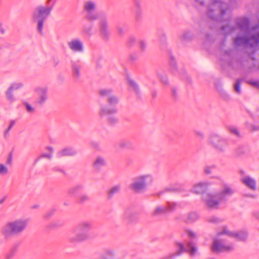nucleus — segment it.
Instances as JSON below:
<instances>
[{
    "instance_id": "nucleus-28",
    "label": "nucleus",
    "mask_w": 259,
    "mask_h": 259,
    "mask_svg": "<svg viewBox=\"0 0 259 259\" xmlns=\"http://www.w3.org/2000/svg\"><path fill=\"white\" fill-rule=\"evenodd\" d=\"M95 9V5L93 2H89L84 4V10L87 11L88 13L93 12Z\"/></svg>"
},
{
    "instance_id": "nucleus-25",
    "label": "nucleus",
    "mask_w": 259,
    "mask_h": 259,
    "mask_svg": "<svg viewBox=\"0 0 259 259\" xmlns=\"http://www.w3.org/2000/svg\"><path fill=\"white\" fill-rule=\"evenodd\" d=\"M245 154V151L243 147L240 146L235 149L233 152V155L235 157H240Z\"/></svg>"
},
{
    "instance_id": "nucleus-23",
    "label": "nucleus",
    "mask_w": 259,
    "mask_h": 259,
    "mask_svg": "<svg viewBox=\"0 0 259 259\" xmlns=\"http://www.w3.org/2000/svg\"><path fill=\"white\" fill-rule=\"evenodd\" d=\"M118 147L119 148H128L132 149L134 148L133 144L130 141H121L118 143Z\"/></svg>"
},
{
    "instance_id": "nucleus-43",
    "label": "nucleus",
    "mask_w": 259,
    "mask_h": 259,
    "mask_svg": "<svg viewBox=\"0 0 259 259\" xmlns=\"http://www.w3.org/2000/svg\"><path fill=\"white\" fill-rule=\"evenodd\" d=\"M215 168V166L214 165H211V166H206L204 167V172L206 174H210L211 173V169H214Z\"/></svg>"
},
{
    "instance_id": "nucleus-16",
    "label": "nucleus",
    "mask_w": 259,
    "mask_h": 259,
    "mask_svg": "<svg viewBox=\"0 0 259 259\" xmlns=\"http://www.w3.org/2000/svg\"><path fill=\"white\" fill-rule=\"evenodd\" d=\"M176 206V204L175 203H170V202H167V207H162L158 206L157 207L155 211L153 212V215H156L160 213H165L167 211H171L174 210L175 207Z\"/></svg>"
},
{
    "instance_id": "nucleus-62",
    "label": "nucleus",
    "mask_w": 259,
    "mask_h": 259,
    "mask_svg": "<svg viewBox=\"0 0 259 259\" xmlns=\"http://www.w3.org/2000/svg\"><path fill=\"white\" fill-rule=\"evenodd\" d=\"M135 5H136V6L138 8H140V2H139L138 1H137V0L135 1Z\"/></svg>"
},
{
    "instance_id": "nucleus-1",
    "label": "nucleus",
    "mask_w": 259,
    "mask_h": 259,
    "mask_svg": "<svg viewBox=\"0 0 259 259\" xmlns=\"http://www.w3.org/2000/svg\"><path fill=\"white\" fill-rule=\"evenodd\" d=\"M28 221L19 219L7 223L2 230V233L6 239L20 235L26 229Z\"/></svg>"
},
{
    "instance_id": "nucleus-37",
    "label": "nucleus",
    "mask_w": 259,
    "mask_h": 259,
    "mask_svg": "<svg viewBox=\"0 0 259 259\" xmlns=\"http://www.w3.org/2000/svg\"><path fill=\"white\" fill-rule=\"evenodd\" d=\"M158 77L160 79L161 82L164 84H168V80L167 76L166 74H163L162 75H158Z\"/></svg>"
},
{
    "instance_id": "nucleus-8",
    "label": "nucleus",
    "mask_w": 259,
    "mask_h": 259,
    "mask_svg": "<svg viewBox=\"0 0 259 259\" xmlns=\"http://www.w3.org/2000/svg\"><path fill=\"white\" fill-rule=\"evenodd\" d=\"M224 234L227 235L230 237L235 238L237 240L240 241H245L248 237V234L245 231H240L239 232H233L230 231L227 229V227H225L222 231L219 232L217 233L218 236Z\"/></svg>"
},
{
    "instance_id": "nucleus-58",
    "label": "nucleus",
    "mask_w": 259,
    "mask_h": 259,
    "mask_svg": "<svg viewBox=\"0 0 259 259\" xmlns=\"http://www.w3.org/2000/svg\"><path fill=\"white\" fill-rule=\"evenodd\" d=\"M141 17V10H140V9H139L138 11H137V15H136V18H137V19H138Z\"/></svg>"
},
{
    "instance_id": "nucleus-34",
    "label": "nucleus",
    "mask_w": 259,
    "mask_h": 259,
    "mask_svg": "<svg viewBox=\"0 0 259 259\" xmlns=\"http://www.w3.org/2000/svg\"><path fill=\"white\" fill-rule=\"evenodd\" d=\"M12 92L13 91L9 88L6 93L7 99L11 102L14 101Z\"/></svg>"
},
{
    "instance_id": "nucleus-4",
    "label": "nucleus",
    "mask_w": 259,
    "mask_h": 259,
    "mask_svg": "<svg viewBox=\"0 0 259 259\" xmlns=\"http://www.w3.org/2000/svg\"><path fill=\"white\" fill-rule=\"evenodd\" d=\"M54 4L50 7L38 6L34 11L32 19L37 21V30L40 34H42L44 22L50 15Z\"/></svg>"
},
{
    "instance_id": "nucleus-53",
    "label": "nucleus",
    "mask_w": 259,
    "mask_h": 259,
    "mask_svg": "<svg viewBox=\"0 0 259 259\" xmlns=\"http://www.w3.org/2000/svg\"><path fill=\"white\" fill-rule=\"evenodd\" d=\"M209 222H211V223H217L221 222V221L220 220V219H219L216 217H212L210 219Z\"/></svg>"
},
{
    "instance_id": "nucleus-52",
    "label": "nucleus",
    "mask_w": 259,
    "mask_h": 259,
    "mask_svg": "<svg viewBox=\"0 0 259 259\" xmlns=\"http://www.w3.org/2000/svg\"><path fill=\"white\" fill-rule=\"evenodd\" d=\"M107 253L108 254V256H107L105 254L103 256H102V259H113L112 258V252H110V251H108L107 252Z\"/></svg>"
},
{
    "instance_id": "nucleus-32",
    "label": "nucleus",
    "mask_w": 259,
    "mask_h": 259,
    "mask_svg": "<svg viewBox=\"0 0 259 259\" xmlns=\"http://www.w3.org/2000/svg\"><path fill=\"white\" fill-rule=\"evenodd\" d=\"M170 65L171 66V70L173 73L177 72V63L173 57H171L170 60Z\"/></svg>"
},
{
    "instance_id": "nucleus-14",
    "label": "nucleus",
    "mask_w": 259,
    "mask_h": 259,
    "mask_svg": "<svg viewBox=\"0 0 259 259\" xmlns=\"http://www.w3.org/2000/svg\"><path fill=\"white\" fill-rule=\"evenodd\" d=\"M100 32L104 38L107 39L109 36L107 20L105 18H102L99 22Z\"/></svg>"
},
{
    "instance_id": "nucleus-33",
    "label": "nucleus",
    "mask_w": 259,
    "mask_h": 259,
    "mask_svg": "<svg viewBox=\"0 0 259 259\" xmlns=\"http://www.w3.org/2000/svg\"><path fill=\"white\" fill-rule=\"evenodd\" d=\"M79 70H80V67L78 65H77L75 64H73L72 65L73 73L74 75H76L77 78H78L80 76Z\"/></svg>"
},
{
    "instance_id": "nucleus-63",
    "label": "nucleus",
    "mask_w": 259,
    "mask_h": 259,
    "mask_svg": "<svg viewBox=\"0 0 259 259\" xmlns=\"http://www.w3.org/2000/svg\"><path fill=\"white\" fill-rule=\"evenodd\" d=\"M254 215L256 219L259 220V212L254 213Z\"/></svg>"
},
{
    "instance_id": "nucleus-36",
    "label": "nucleus",
    "mask_w": 259,
    "mask_h": 259,
    "mask_svg": "<svg viewBox=\"0 0 259 259\" xmlns=\"http://www.w3.org/2000/svg\"><path fill=\"white\" fill-rule=\"evenodd\" d=\"M56 211V209L55 208L51 209V210H49L48 212H47L44 215V218L45 219H49L51 218L55 213V212Z\"/></svg>"
},
{
    "instance_id": "nucleus-41",
    "label": "nucleus",
    "mask_w": 259,
    "mask_h": 259,
    "mask_svg": "<svg viewBox=\"0 0 259 259\" xmlns=\"http://www.w3.org/2000/svg\"><path fill=\"white\" fill-rule=\"evenodd\" d=\"M22 85L23 84L21 83H13L9 88L13 91L20 89Z\"/></svg>"
},
{
    "instance_id": "nucleus-42",
    "label": "nucleus",
    "mask_w": 259,
    "mask_h": 259,
    "mask_svg": "<svg viewBox=\"0 0 259 259\" xmlns=\"http://www.w3.org/2000/svg\"><path fill=\"white\" fill-rule=\"evenodd\" d=\"M8 168L3 164H0V175H4L8 172Z\"/></svg>"
},
{
    "instance_id": "nucleus-30",
    "label": "nucleus",
    "mask_w": 259,
    "mask_h": 259,
    "mask_svg": "<svg viewBox=\"0 0 259 259\" xmlns=\"http://www.w3.org/2000/svg\"><path fill=\"white\" fill-rule=\"evenodd\" d=\"M119 186H115L112 188L108 192V197L109 198H111L114 194L119 192L120 190Z\"/></svg>"
},
{
    "instance_id": "nucleus-13",
    "label": "nucleus",
    "mask_w": 259,
    "mask_h": 259,
    "mask_svg": "<svg viewBox=\"0 0 259 259\" xmlns=\"http://www.w3.org/2000/svg\"><path fill=\"white\" fill-rule=\"evenodd\" d=\"M211 250L213 252L229 251L233 250V245H225L221 243L218 240H214L211 246Z\"/></svg>"
},
{
    "instance_id": "nucleus-38",
    "label": "nucleus",
    "mask_w": 259,
    "mask_h": 259,
    "mask_svg": "<svg viewBox=\"0 0 259 259\" xmlns=\"http://www.w3.org/2000/svg\"><path fill=\"white\" fill-rule=\"evenodd\" d=\"M228 129H229V132L232 134H233L238 137H240L239 132L237 128L232 126V127H229Z\"/></svg>"
},
{
    "instance_id": "nucleus-44",
    "label": "nucleus",
    "mask_w": 259,
    "mask_h": 259,
    "mask_svg": "<svg viewBox=\"0 0 259 259\" xmlns=\"http://www.w3.org/2000/svg\"><path fill=\"white\" fill-rule=\"evenodd\" d=\"M15 124V120H12L10 122V124L9 125L8 129L7 130H6L5 132V136H6L7 134H9V132H10V131L12 129V128L13 127V126L14 125V124Z\"/></svg>"
},
{
    "instance_id": "nucleus-48",
    "label": "nucleus",
    "mask_w": 259,
    "mask_h": 259,
    "mask_svg": "<svg viewBox=\"0 0 259 259\" xmlns=\"http://www.w3.org/2000/svg\"><path fill=\"white\" fill-rule=\"evenodd\" d=\"M25 107L27 109V111L28 112H32L34 111V109L33 107H31L30 105H29L27 103H25Z\"/></svg>"
},
{
    "instance_id": "nucleus-15",
    "label": "nucleus",
    "mask_w": 259,
    "mask_h": 259,
    "mask_svg": "<svg viewBox=\"0 0 259 259\" xmlns=\"http://www.w3.org/2000/svg\"><path fill=\"white\" fill-rule=\"evenodd\" d=\"M236 25L241 31L248 32L249 31V20L247 18H239L237 19Z\"/></svg>"
},
{
    "instance_id": "nucleus-9",
    "label": "nucleus",
    "mask_w": 259,
    "mask_h": 259,
    "mask_svg": "<svg viewBox=\"0 0 259 259\" xmlns=\"http://www.w3.org/2000/svg\"><path fill=\"white\" fill-rule=\"evenodd\" d=\"M211 142L213 146L221 152H223L228 146V141L217 135L211 137Z\"/></svg>"
},
{
    "instance_id": "nucleus-5",
    "label": "nucleus",
    "mask_w": 259,
    "mask_h": 259,
    "mask_svg": "<svg viewBox=\"0 0 259 259\" xmlns=\"http://www.w3.org/2000/svg\"><path fill=\"white\" fill-rule=\"evenodd\" d=\"M92 228V223L90 222H82L78 224L75 229L77 232H83L77 234L76 236L71 237L69 238L70 242L76 243L83 241L89 238V235L87 233Z\"/></svg>"
},
{
    "instance_id": "nucleus-39",
    "label": "nucleus",
    "mask_w": 259,
    "mask_h": 259,
    "mask_svg": "<svg viewBox=\"0 0 259 259\" xmlns=\"http://www.w3.org/2000/svg\"><path fill=\"white\" fill-rule=\"evenodd\" d=\"M192 38V35L189 31L185 32L182 36V39L184 40H190Z\"/></svg>"
},
{
    "instance_id": "nucleus-64",
    "label": "nucleus",
    "mask_w": 259,
    "mask_h": 259,
    "mask_svg": "<svg viewBox=\"0 0 259 259\" xmlns=\"http://www.w3.org/2000/svg\"><path fill=\"white\" fill-rule=\"evenodd\" d=\"M223 98L226 100H228L229 99V97L228 95H225L223 96Z\"/></svg>"
},
{
    "instance_id": "nucleus-10",
    "label": "nucleus",
    "mask_w": 259,
    "mask_h": 259,
    "mask_svg": "<svg viewBox=\"0 0 259 259\" xmlns=\"http://www.w3.org/2000/svg\"><path fill=\"white\" fill-rule=\"evenodd\" d=\"M148 177L141 176L135 178V182L130 185V188L134 189L136 192H140L141 190L144 189L147 186L146 179Z\"/></svg>"
},
{
    "instance_id": "nucleus-21",
    "label": "nucleus",
    "mask_w": 259,
    "mask_h": 259,
    "mask_svg": "<svg viewBox=\"0 0 259 259\" xmlns=\"http://www.w3.org/2000/svg\"><path fill=\"white\" fill-rule=\"evenodd\" d=\"M207 190V186L206 184L199 183L194 186L193 191L196 194H203Z\"/></svg>"
},
{
    "instance_id": "nucleus-22",
    "label": "nucleus",
    "mask_w": 259,
    "mask_h": 259,
    "mask_svg": "<svg viewBox=\"0 0 259 259\" xmlns=\"http://www.w3.org/2000/svg\"><path fill=\"white\" fill-rule=\"evenodd\" d=\"M75 154V150L72 148H64L59 153L60 156H72Z\"/></svg>"
},
{
    "instance_id": "nucleus-18",
    "label": "nucleus",
    "mask_w": 259,
    "mask_h": 259,
    "mask_svg": "<svg viewBox=\"0 0 259 259\" xmlns=\"http://www.w3.org/2000/svg\"><path fill=\"white\" fill-rule=\"evenodd\" d=\"M127 84L131 89V90L134 91L138 98L141 97V91L140 90L139 85L137 82L131 78L130 77H127L126 78Z\"/></svg>"
},
{
    "instance_id": "nucleus-19",
    "label": "nucleus",
    "mask_w": 259,
    "mask_h": 259,
    "mask_svg": "<svg viewBox=\"0 0 259 259\" xmlns=\"http://www.w3.org/2000/svg\"><path fill=\"white\" fill-rule=\"evenodd\" d=\"M36 91L38 93L39 98L36 101V103L39 105H42L47 98V88H38L36 89Z\"/></svg>"
},
{
    "instance_id": "nucleus-3",
    "label": "nucleus",
    "mask_w": 259,
    "mask_h": 259,
    "mask_svg": "<svg viewBox=\"0 0 259 259\" xmlns=\"http://www.w3.org/2000/svg\"><path fill=\"white\" fill-rule=\"evenodd\" d=\"M228 9L227 4L220 1H214L208 8L207 15L212 20L221 21Z\"/></svg>"
},
{
    "instance_id": "nucleus-55",
    "label": "nucleus",
    "mask_w": 259,
    "mask_h": 259,
    "mask_svg": "<svg viewBox=\"0 0 259 259\" xmlns=\"http://www.w3.org/2000/svg\"><path fill=\"white\" fill-rule=\"evenodd\" d=\"M53 170L55 171H60V172H61L62 173H63L64 175H66V172L63 170V169H60L58 167H55L53 168Z\"/></svg>"
},
{
    "instance_id": "nucleus-54",
    "label": "nucleus",
    "mask_w": 259,
    "mask_h": 259,
    "mask_svg": "<svg viewBox=\"0 0 259 259\" xmlns=\"http://www.w3.org/2000/svg\"><path fill=\"white\" fill-rule=\"evenodd\" d=\"M135 41H136V39L134 37H130L128 41V45L129 46H132L133 45V44H134Z\"/></svg>"
},
{
    "instance_id": "nucleus-31",
    "label": "nucleus",
    "mask_w": 259,
    "mask_h": 259,
    "mask_svg": "<svg viewBox=\"0 0 259 259\" xmlns=\"http://www.w3.org/2000/svg\"><path fill=\"white\" fill-rule=\"evenodd\" d=\"M98 18V15L97 13H93V12H89L88 13L87 19L89 21H95Z\"/></svg>"
},
{
    "instance_id": "nucleus-59",
    "label": "nucleus",
    "mask_w": 259,
    "mask_h": 259,
    "mask_svg": "<svg viewBox=\"0 0 259 259\" xmlns=\"http://www.w3.org/2000/svg\"><path fill=\"white\" fill-rule=\"evenodd\" d=\"M176 189L174 188H166L165 189V192H175L176 191Z\"/></svg>"
},
{
    "instance_id": "nucleus-17",
    "label": "nucleus",
    "mask_w": 259,
    "mask_h": 259,
    "mask_svg": "<svg viewBox=\"0 0 259 259\" xmlns=\"http://www.w3.org/2000/svg\"><path fill=\"white\" fill-rule=\"evenodd\" d=\"M69 48L74 51L81 52L83 51V46L82 42L78 39H73L68 42Z\"/></svg>"
},
{
    "instance_id": "nucleus-26",
    "label": "nucleus",
    "mask_w": 259,
    "mask_h": 259,
    "mask_svg": "<svg viewBox=\"0 0 259 259\" xmlns=\"http://www.w3.org/2000/svg\"><path fill=\"white\" fill-rule=\"evenodd\" d=\"M221 29L222 31H226L225 32V35H227L231 32H233L236 30V27L235 26H230L229 25H224L222 26L221 27Z\"/></svg>"
},
{
    "instance_id": "nucleus-40",
    "label": "nucleus",
    "mask_w": 259,
    "mask_h": 259,
    "mask_svg": "<svg viewBox=\"0 0 259 259\" xmlns=\"http://www.w3.org/2000/svg\"><path fill=\"white\" fill-rule=\"evenodd\" d=\"M90 199V197L86 194H83L80 195L78 198V202L80 203H82L86 201H88Z\"/></svg>"
},
{
    "instance_id": "nucleus-29",
    "label": "nucleus",
    "mask_w": 259,
    "mask_h": 259,
    "mask_svg": "<svg viewBox=\"0 0 259 259\" xmlns=\"http://www.w3.org/2000/svg\"><path fill=\"white\" fill-rule=\"evenodd\" d=\"M242 81V79H237L236 80L235 83L234 84V90L235 92L239 94H241V92L240 87Z\"/></svg>"
},
{
    "instance_id": "nucleus-11",
    "label": "nucleus",
    "mask_w": 259,
    "mask_h": 259,
    "mask_svg": "<svg viewBox=\"0 0 259 259\" xmlns=\"http://www.w3.org/2000/svg\"><path fill=\"white\" fill-rule=\"evenodd\" d=\"M117 112V109L116 108L113 107L111 109H107L103 107L101 109L99 115L101 117L104 115L109 116L108 121L109 123L114 124L117 122L118 119L115 116H112V115L116 114Z\"/></svg>"
},
{
    "instance_id": "nucleus-24",
    "label": "nucleus",
    "mask_w": 259,
    "mask_h": 259,
    "mask_svg": "<svg viewBox=\"0 0 259 259\" xmlns=\"http://www.w3.org/2000/svg\"><path fill=\"white\" fill-rule=\"evenodd\" d=\"M198 219V215L196 212H190L185 220V222L187 223H190L194 222Z\"/></svg>"
},
{
    "instance_id": "nucleus-45",
    "label": "nucleus",
    "mask_w": 259,
    "mask_h": 259,
    "mask_svg": "<svg viewBox=\"0 0 259 259\" xmlns=\"http://www.w3.org/2000/svg\"><path fill=\"white\" fill-rule=\"evenodd\" d=\"M248 83L252 85V86H254L256 88L259 89V80H257V81L251 80V81H248Z\"/></svg>"
},
{
    "instance_id": "nucleus-7",
    "label": "nucleus",
    "mask_w": 259,
    "mask_h": 259,
    "mask_svg": "<svg viewBox=\"0 0 259 259\" xmlns=\"http://www.w3.org/2000/svg\"><path fill=\"white\" fill-rule=\"evenodd\" d=\"M195 245V243L192 241H188L187 243L186 247L182 243H176L177 255H180L184 252H189L191 255H194L197 251V247Z\"/></svg>"
},
{
    "instance_id": "nucleus-20",
    "label": "nucleus",
    "mask_w": 259,
    "mask_h": 259,
    "mask_svg": "<svg viewBox=\"0 0 259 259\" xmlns=\"http://www.w3.org/2000/svg\"><path fill=\"white\" fill-rule=\"evenodd\" d=\"M243 184L252 190H255L256 189V183L254 180L249 177H246L241 179Z\"/></svg>"
},
{
    "instance_id": "nucleus-2",
    "label": "nucleus",
    "mask_w": 259,
    "mask_h": 259,
    "mask_svg": "<svg viewBox=\"0 0 259 259\" xmlns=\"http://www.w3.org/2000/svg\"><path fill=\"white\" fill-rule=\"evenodd\" d=\"M234 193V191L230 187L225 186L219 193L208 194L207 197L204 198V202L207 207L217 209L220 202L226 201L227 197L232 195Z\"/></svg>"
},
{
    "instance_id": "nucleus-51",
    "label": "nucleus",
    "mask_w": 259,
    "mask_h": 259,
    "mask_svg": "<svg viewBox=\"0 0 259 259\" xmlns=\"http://www.w3.org/2000/svg\"><path fill=\"white\" fill-rule=\"evenodd\" d=\"M12 157H13V151H11L9 155L7 161V164H11L12 161Z\"/></svg>"
},
{
    "instance_id": "nucleus-12",
    "label": "nucleus",
    "mask_w": 259,
    "mask_h": 259,
    "mask_svg": "<svg viewBox=\"0 0 259 259\" xmlns=\"http://www.w3.org/2000/svg\"><path fill=\"white\" fill-rule=\"evenodd\" d=\"M112 90L111 89H102L99 91V94L102 97H108V103L110 105H116L118 102V99L117 97L112 95Z\"/></svg>"
},
{
    "instance_id": "nucleus-49",
    "label": "nucleus",
    "mask_w": 259,
    "mask_h": 259,
    "mask_svg": "<svg viewBox=\"0 0 259 259\" xmlns=\"http://www.w3.org/2000/svg\"><path fill=\"white\" fill-rule=\"evenodd\" d=\"M172 96L175 100L178 98L177 89L174 87L172 88Z\"/></svg>"
},
{
    "instance_id": "nucleus-27",
    "label": "nucleus",
    "mask_w": 259,
    "mask_h": 259,
    "mask_svg": "<svg viewBox=\"0 0 259 259\" xmlns=\"http://www.w3.org/2000/svg\"><path fill=\"white\" fill-rule=\"evenodd\" d=\"M83 186L81 185H77L71 188L68 190V193L69 194H75L79 192V191L82 189Z\"/></svg>"
},
{
    "instance_id": "nucleus-50",
    "label": "nucleus",
    "mask_w": 259,
    "mask_h": 259,
    "mask_svg": "<svg viewBox=\"0 0 259 259\" xmlns=\"http://www.w3.org/2000/svg\"><path fill=\"white\" fill-rule=\"evenodd\" d=\"M166 37L165 34H163L160 37V41L162 45H164L166 42Z\"/></svg>"
},
{
    "instance_id": "nucleus-46",
    "label": "nucleus",
    "mask_w": 259,
    "mask_h": 259,
    "mask_svg": "<svg viewBox=\"0 0 259 259\" xmlns=\"http://www.w3.org/2000/svg\"><path fill=\"white\" fill-rule=\"evenodd\" d=\"M52 157L51 154H41L37 159V160L42 158H47L49 159H50Z\"/></svg>"
},
{
    "instance_id": "nucleus-60",
    "label": "nucleus",
    "mask_w": 259,
    "mask_h": 259,
    "mask_svg": "<svg viewBox=\"0 0 259 259\" xmlns=\"http://www.w3.org/2000/svg\"><path fill=\"white\" fill-rule=\"evenodd\" d=\"M91 29H92L91 27H90L87 29H84L83 31L88 34H89L91 31Z\"/></svg>"
},
{
    "instance_id": "nucleus-61",
    "label": "nucleus",
    "mask_w": 259,
    "mask_h": 259,
    "mask_svg": "<svg viewBox=\"0 0 259 259\" xmlns=\"http://www.w3.org/2000/svg\"><path fill=\"white\" fill-rule=\"evenodd\" d=\"M118 32L119 35H122V34L123 33L122 29L120 27L118 28Z\"/></svg>"
},
{
    "instance_id": "nucleus-57",
    "label": "nucleus",
    "mask_w": 259,
    "mask_h": 259,
    "mask_svg": "<svg viewBox=\"0 0 259 259\" xmlns=\"http://www.w3.org/2000/svg\"><path fill=\"white\" fill-rule=\"evenodd\" d=\"M91 145H92V147H93L95 149H98L99 148L98 144L96 142H92L91 143Z\"/></svg>"
},
{
    "instance_id": "nucleus-47",
    "label": "nucleus",
    "mask_w": 259,
    "mask_h": 259,
    "mask_svg": "<svg viewBox=\"0 0 259 259\" xmlns=\"http://www.w3.org/2000/svg\"><path fill=\"white\" fill-rule=\"evenodd\" d=\"M188 236L189 238L192 239V238H196V234L194 232L191 230H188L187 231Z\"/></svg>"
},
{
    "instance_id": "nucleus-56",
    "label": "nucleus",
    "mask_w": 259,
    "mask_h": 259,
    "mask_svg": "<svg viewBox=\"0 0 259 259\" xmlns=\"http://www.w3.org/2000/svg\"><path fill=\"white\" fill-rule=\"evenodd\" d=\"M140 47L142 51H144L146 48V44L144 41H142L140 43Z\"/></svg>"
},
{
    "instance_id": "nucleus-6",
    "label": "nucleus",
    "mask_w": 259,
    "mask_h": 259,
    "mask_svg": "<svg viewBox=\"0 0 259 259\" xmlns=\"http://www.w3.org/2000/svg\"><path fill=\"white\" fill-rule=\"evenodd\" d=\"M235 46L239 47L243 45L249 46L250 48H253L259 44V32H257L250 36H238L234 40Z\"/></svg>"
},
{
    "instance_id": "nucleus-35",
    "label": "nucleus",
    "mask_w": 259,
    "mask_h": 259,
    "mask_svg": "<svg viewBox=\"0 0 259 259\" xmlns=\"http://www.w3.org/2000/svg\"><path fill=\"white\" fill-rule=\"evenodd\" d=\"M105 163L104 160L101 157H99L95 161L94 164L95 167H98L100 166L105 165Z\"/></svg>"
}]
</instances>
